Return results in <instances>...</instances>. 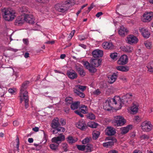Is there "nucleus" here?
<instances>
[{"instance_id":"nucleus-6","label":"nucleus","mask_w":153,"mask_h":153,"mask_svg":"<svg viewBox=\"0 0 153 153\" xmlns=\"http://www.w3.org/2000/svg\"><path fill=\"white\" fill-rule=\"evenodd\" d=\"M126 121L121 116H117L114 117V120L113 121V125L116 126H123Z\"/></svg>"},{"instance_id":"nucleus-45","label":"nucleus","mask_w":153,"mask_h":153,"mask_svg":"<svg viewBox=\"0 0 153 153\" xmlns=\"http://www.w3.org/2000/svg\"><path fill=\"white\" fill-rule=\"evenodd\" d=\"M20 11L22 12H27L28 11V8L25 6H23L20 8Z\"/></svg>"},{"instance_id":"nucleus-64","label":"nucleus","mask_w":153,"mask_h":153,"mask_svg":"<svg viewBox=\"0 0 153 153\" xmlns=\"http://www.w3.org/2000/svg\"><path fill=\"white\" fill-rule=\"evenodd\" d=\"M28 141L29 143H31L33 142V138H30L28 139Z\"/></svg>"},{"instance_id":"nucleus-15","label":"nucleus","mask_w":153,"mask_h":153,"mask_svg":"<svg viewBox=\"0 0 153 153\" xmlns=\"http://www.w3.org/2000/svg\"><path fill=\"white\" fill-rule=\"evenodd\" d=\"M116 133L115 129L111 126H108L105 130V134L108 136L114 135Z\"/></svg>"},{"instance_id":"nucleus-44","label":"nucleus","mask_w":153,"mask_h":153,"mask_svg":"<svg viewBox=\"0 0 153 153\" xmlns=\"http://www.w3.org/2000/svg\"><path fill=\"white\" fill-rule=\"evenodd\" d=\"M92 148L91 145V144H88L85 146V149H86L87 152H89L91 151Z\"/></svg>"},{"instance_id":"nucleus-7","label":"nucleus","mask_w":153,"mask_h":153,"mask_svg":"<svg viewBox=\"0 0 153 153\" xmlns=\"http://www.w3.org/2000/svg\"><path fill=\"white\" fill-rule=\"evenodd\" d=\"M141 127L143 131L149 132L152 129V125L150 121H146L142 123Z\"/></svg>"},{"instance_id":"nucleus-10","label":"nucleus","mask_w":153,"mask_h":153,"mask_svg":"<svg viewBox=\"0 0 153 153\" xmlns=\"http://www.w3.org/2000/svg\"><path fill=\"white\" fill-rule=\"evenodd\" d=\"M128 59L127 56L124 54L120 56L117 61V63L119 65H124L127 63Z\"/></svg>"},{"instance_id":"nucleus-35","label":"nucleus","mask_w":153,"mask_h":153,"mask_svg":"<svg viewBox=\"0 0 153 153\" xmlns=\"http://www.w3.org/2000/svg\"><path fill=\"white\" fill-rule=\"evenodd\" d=\"M65 102L67 105L71 104L73 102V98L70 97H66L65 99Z\"/></svg>"},{"instance_id":"nucleus-42","label":"nucleus","mask_w":153,"mask_h":153,"mask_svg":"<svg viewBox=\"0 0 153 153\" xmlns=\"http://www.w3.org/2000/svg\"><path fill=\"white\" fill-rule=\"evenodd\" d=\"M87 118L91 120H94L95 118V116L92 113H90L88 114L87 115Z\"/></svg>"},{"instance_id":"nucleus-54","label":"nucleus","mask_w":153,"mask_h":153,"mask_svg":"<svg viewBox=\"0 0 153 153\" xmlns=\"http://www.w3.org/2000/svg\"><path fill=\"white\" fill-rule=\"evenodd\" d=\"M93 93L94 94L99 95L101 93V92L100 91L99 89H97L94 91Z\"/></svg>"},{"instance_id":"nucleus-47","label":"nucleus","mask_w":153,"mask_h":153,"mask_svg":"<svg viewBox=\"0 0 153 153\" xmlns=\"http://www.w3.org/2000/svg\"><path fill=\"white\" fill-rule=\"evenodd\" d=\"M77 148L79 150L84 151L85 149V146L82 145H77L76 146Z\"/></svg>"},{"instance_id":"nucleus-36","label":"nucleus","mask_w":153,"mask_h":153,"mask_svg":"<svg viewBox=\"0 0 153 153\" xmlns=\"http://www.w3.org/2000/svg\"><path fill=\"white\" fill-rule=\"evenodd\" d=\"M100 133L99 131H94L93 132L92 138L94 140H96L99 137Z\"/></svg>"},{"instance_id":"nucleus-39","label":"nucleus","mask_w":153,"mask_h":153,"mask_svg":"<svg viewBox=\"0 0 153 153\" xmlns=\"http://www.w3.org/2000/svg\"><path fill=\"white\" fill-rule=\"evenodd\" d=\"M0 88L3 91L2 92L3 93V94L1 96V97H3L7 92V88L5 86H3L1 84H0Z\"/></svg>"},{"instance_id":"nucleus-19","label":"nucleus","mask_w":153,"mask_h":153,"mask_svg":"<svg viewBox=\"0 0 153 153\" xmlns=\"http://www.w3.org/2000/svg\"><path fill=\"white\" fill-rule=\"evenodd\" d=\"M65 139L64 136L62 134H60L59 136L57 137H53L52 139V142L53 143H55L57 144H59V141L61 142L63 141Z\"/></svg>"},{"instance_id":"nucleus-34","label":"nucleus","mask_w":153,"mask_h":153,"mask_svg":"<svg viewBox=\"0 0 153 153\" xmlns=\"http://www.w3.org/2000/svg\"><path fill=\"white\" fill-rule=\"evenodd\" d=\"M77 140V138L75 139L71 136H69L67 138V141L70 144H72L73 143H75Z\"/></svg>"},{"instance_id":"nucleus-14","label":"nucleus","mask_w":153,"mask_h":153,"mask_svg":"<svg viewBox=\"0 0 153 153\" xmlns=\"http://www.w3.org/2000/svg\"><path fill=\"white\" fill-rule=\"evenodd\" d=\"M67 75L71 79H76L78 76L77 73L73 70L68 71Z\"/></svg>"},{"instance_id":"nucleus-52","label":"nucleus","mask_w":153,"mask_h":153,"mask_svg":"<svg viewBox=\"0 0 153 153\" xmlns=\"http://www.w3.org/2000/svg\"><path fill=\"white\" fill-rule=\"evenodd\" d=\"M134 120L137 122H139L140 121V119L139 116H137L134 117Z\"/></svg>"},{"instance_id":"nucleus-38","label":"nucleus","mask_w":153,"mask_h":153,"mask_svg":"<svg viewBox=\"0 0 153 153\" xmlns=\"http://www.w3.org/2000/svg\"><path fill=\"white\" fill-rule=\"evenodd\" d=\"M110 56L112 59L116 60L118 58V53H111Z\"/></svg>"},{"instance_id":"nucleus-28","label":"nucleus","mask_w":153,"mask_h":153,"mask_svg":"<svg viewBox=\"0 0 153 153\" xmlns=\"http://www.w3.org/2000/svg\"><path fill=\"white\" fill-rule=\"evenodd\" d=\"M116 69L122 72H126L128 71L129 70L128 67L124 66H119L116 67Z\"/></svg>"},{"instance_id":"nucleus-1","label":"nucleus","mask_w":153,"mask_h":153,"mask_svg":"<svg viewBox=\"0 0 153 153\" xmlns=\"http://www.w3.org/2000/svg\"><path fill=\"white\" fill-rule=\"evenodd\" d=\"M132 96L131 94H127L123 96L122 100L119 96L108 99L104 104L103 109L109 111L114 106L117 110L120 109L122 107V104L126 103L128 101V99L131 98Z\"/></svg>"},{"instance_id":"nucleus-25","label":"nucleus","mask_w":153,"mask_h":153,"mask_svg":"<svg viewBox=\"0 0 153 153\" xmlns=\"http://www.w3.org/2000/svg\"><path fill=\"white\" fill-rule=\"evenodd\" d=\"M132 128V126L129 125L126 127H122L121 128V134H125L127 133L129 130Z\"/></svg>"},{"instance_id":"nucleus-51","label":"nucleus","mask_w":153,"mask_h":153,"mask_svg":"<svg viewBox=\"0 0 153 153\" xmlns=\"http://www.w3.org/2000/svg\"><path fill=\"white\" fill-rule=\"evenodd\" d=\"M140 137L142 139H148L149 138V136L145 134L142 135Z\"/></svg>"},{"instance_id":"nucleus-33","label":"nucleus","mask_w":153,"mask_h":153,"mask_svg":"<svg viewBox=\"0 0 153 153\" xmlns=\"http://www.w3.org/2000/svg\"><path fill=\"white\" fill-rule=\"evenodd\" d=\"M148 71L153 73V62H149L146 66Z\"/></svg>"},{"instance_id":"nucleus-4","label":"nucleus","mask_w":153,"mask_h":153,"mask_svg":"<svg viewBox=\"0 0 153 153\" xmlns=\"http://www.w3.org/2000/svg\"><path fill=\"white\" fill-rule=\"evenodd\" d=\"M3 13L4 18L5 20L10 21L13 19L15 16V11L10 8H4L3 9Z\"/></svg>"},{"instance_id":"nucleus-30","label":"nucleus","mask_w":153,"mask_h":153,"mask_svg":"<svg viewBox=\"0 0 153 153\" xmlns=\"http://www.w3.org/2000/svg\"><path fill=\"white\" fill-rule=\"evenodd\" d=\"M80 104V102L79 101H76L74 102H73L71 106V108L73 110L77 109L78 108Z\"/></svg>"},{"instance_id":"nucleus-24","label":"nucleus","mask_w":153,"mask_h":153,"mask_svg":"<svg viewBox=\"0 0 153 153\" xmlns=\"http://www.w3.org/2000/svg\"><path fill=\"white\" fill-rule=\"evenodd\" d=\"M59 125V119L58 118L53 119L52 121L51 126L53 128H57Z\"/></svg>"},{"instance_id":"nucleus-41","label":"nucleus","mask_w":153,"mask_h":153,"mask_svg":"<svg viewBox=\"0 0 153 153\" xmlns=\"http://www.w3.org/2000/svg\"><path fill=\"white\" fill-rule=\"evenodd\" d=\"M57 144V145H56L54 143L51 144L49 146L52 150H55L58 148L59 144Z\"/></svg>"},{"instance_id":"nucleus-11","label":"nucleus","mask_w":153,"mask_h":153,"mask_svg":"<svg viewBox=\"0 0 153 153\" xmlns=\"http://www.w3.org/2000/svg\"><path fill=\"white\" fill-rule=\"evenodd\" d=\"M76 126L82 130H84L87 128L85 122L82 120H80L76 124Z\"/></svg>"},{"instance_id":"nucleus-61","label":"nucleus","mask_w":153,"mask_h":153,"mask_svg":"<svg viewBox=\"0 0 153 153\" xmlns=\"http://www.w3.org/2000/svg\"><path fill=\"white\" fill-rule=\"evenodd\" d=\"M75 32V30H72L70 33L69 36H70L71 38L74 35Z\"/></svg>"},{"instance_id":"nucleus-18","label":"nucleus","mask_w":153,"mask_h":153,"mask_svg":"<svg viewBox=\"0 0 153 153\" xmlns=\"http://www.w3.org/2000/svg\"><path fill=\"white\" fill-rule=\"evenodd\" d=\"M93 56L94 58L102 57L103 55L102 51L97 49L94 50L92 52Z\"/></svg>"},{"instance_id":"nucleus-46","label":"nucleus","mask_w":153,"mask_h":153,"mask_svg":"<svg viewBox=\"0 0 153 153\" xmlns=\"http://www.w3.org/2000/svg\"><path fill=\"white\" fill-rule=\"evenodd\" d=\"M87 69L91 73H95L97 71L96 69L92 66H91Z\"/></svg>"},{"instance_id":"nucleus-16","label":"nucleus","mask_w":153,"mask_h":153,"mask_svg":"<svg viewBox=\"0 0 153 153\" xmlns=\"http://www.w3.org/2000/svg\"><path fill=\"white\" fill-rule=\"evenodd\" d=\"M127 42L129 44L136 43L138 42L137 38L133 35L129 36L127 38Z\"/></svg>"},{"instance_id":"nucleus-62","label":"nucleus","mask_w":153,"mask_h":153,"mask_svg":"<svg viewBox=\"0 0 153 153\" xmlns=\"http://www.w3.org/2000/svg\"><path fill=\"white\" fill-rule=\"evenodd\" d=\"M70 109L69 108H66L64 109V111L66 113H68L69 112Z\"/></svg>"},{"instance_id":"nucleus-58","label":"nucleus","mask_w":153,"mask_h":153,"mask_svg":"<svg viewBox=\"0 0 153 153\" xmlns=\"http://www.w3.org/2000/svg\"><path fill=\"white\" fill-rule=\"evenodd\" d=\"M79 39L80 41L83 40L85 39V37L82 36H79Z\"/></svg>"},{"instance_id":"nucleus-32","label":"nucleus","mask_w":153,"mask_h":153,"mask_svg":"<svg viewBox=\"0 0 153 153\" xmlns=\"http://www.w3.org/2000/svg\"><path fill=\"white\" fill-rule=\"evenodd\" d=\"M54 129L52 131L53 133V134H57L58 132L62 131L64 132L65 131V129L62 127H60Z\"/></svg>"},{"instance_id":"nucleus-59","label":"nucleus","mask_w":153,"mask_h":153,"mask_svg":"<svg viewBox=\"0 0 153 153\" xmlns=\"http://www.w3.org/2000/svg\"><path fill=\"white\" fill-rule=\"evenodd\" d=\"M8 92L12 94H13L15 92V91L12 88H10L9 89Z\"/></svg>"},{"instance_id":"nucleus-29","label":"nucleus","mask_w":153,"mask_h":153,"mask_svg":"<svg viewBox=\"0 0 153 153\" xmlns=\"http://www.w3.org/2000/svg\"><path fill=\"white\" fill-rule=\"evenodd\" d=\"M117 78V75L116 73H113L111 76L109 78L108 82L110 84H112L116 80Z\"/></svg>"},{"instance_id":"nucleus-9","label":"nucleus","mask_w":153,"mask_h":153,"mask_svg":"<svg viewBox=\"0 0 153 153\" xmlns=\"http://www.w3.org/2000/svg\"><path fill=\"white\" fill-rule=\"evenodd\" d=\"M75 68L81 77H83L85 76L86 74V72L83 69V67L82 65H76L75 66Z\"/></svg>"},{"instance_id":"nucleus-17","label":"nucleus","mask_w":153,"mask_h":153,"mask_svg":"<svg viewBox=\"0 0 153 153\" xmlns=\"http://www.w3.org/2000/svg\"><path fill=\"white\" fill-rule=\"evenodd\" d=\"M25 21L31 24L34 23V18L32 15L25 14L24 16Z\"/></svg>"},{"instance_id":"nucleus-26","label":"nucleus","mask_w":153,"mask_h":153,"mask_svg":"<svg viewBox=\"0 0 153 153\" xmlns=\"http://www.w3.org/2000/svg\"><path fill=\"white\" fill-rule=\"evenodd\" d=\"M122 50L126 53H130L132 52L133 48L130 45L122 47Z\"/></svg>"},{"instance_id":"nucleus-57","label":"nucleus","mask_w":153,"mask_h":153,"mask_svg":"<svg viewBox=\"0 0 153 153\" xmlns=\"http://www.w3.org/2000/svg\"><path fill=\"white\" fill-rule=\"evenodd\" d=\"M14 126H17L19 125V123L17 121H14L13 122V123Z\"/></svg>"},{"instance_id":"nucleus-40","label":"nucleus","mask_w":153,"mask_h":153,"mask_svg":"<svg viewBox=\"0 0 153 153\" xmlns=\"http://www.w3.org/2000/svg\"><path fill=\"white\" fill-rule=\"evenodd\" d=\"M91 140V137H87L82 140V143L83 144H86L89 143Z\"/></svg>"},{"instance_id":"nucleus-5","label":"nucleus","mask_w":153,"mask_h":153,"mask_svg":"<svg viewBox=\"0 0 153 153\" xmlns=\"http://www.w3.org/2000/svg\"><path fill=\"white\" fill-rule=\"evenodd\" d=\"M86 88V86L81 85H76L74 88H73V91L77 95L80 97L84 98L85 97V94L82 92H80L79 90H81L82 91H83Z\"/></svg>"},{"instance_id":"nucleus-8","label":"nucleus","mask_w":153,"mask_h":153,"mask_svg":"<svg viewBox=\"0 0 153 153\" xmlns=\"http://www.w3.org/2000/svg\"><path fill=\"white\" fill-rule=\"evenodd\" d=\"M153 17V13L149 12L145 13L143 15L142 20L144 22L150 21Z\"/></svg>"},{"instance_id":"nucleus-53","label":"nucleus","mask_w":153,"mask_h":153,"mask_svg":"<svg viewBox=\"0 0 153 153\" xmlns=\"http://www.w3.org/2000/svg\"><path fill=\"white\" fill-rule=\"evenodd\" d=\"M60 122L61 125L62 126H64L66 124L65 120L62 119H61L59 120Z\"/></svg>"},{"instance_id":"nucleus-31","label":"nucleus","mask_w":153,"mask_h":153,"mask_svg":"<svg viewBox=\"0 0 153 153\" xmlns=\"http://www.w3.org/2000/svg\"><path fill=\"white\" fill-rule=\"evenodd\" d=\"M79 110L81 111L82 113L84 114L87 113L88 111L87 107L85 105H82Z\"/></svg>"},{"instance_id":"nucleus-12","label":"nucleus","mask_w":153,"mask_h":153,"mask_svg":"<svg viewBox=\"0 0 153 153\" xmlns=\"http://www.w3.org/2000/svg\"><path fill=\"white\" fill-rule=\"evenodd\" d=\"M102 47L106 50H111L114 48V46L112 42H106L102 44Z\"/></svg>"},{"instance_id":"nucleus-20","label":"nucleus","mask_w":153,"mask_h":153,"mask_svg":"<svg viewBox=\"0 0 153 153\" xmlns=\"http://www.w3.org/2000/svg\"><path fill=\"white\" fill-rule=\"evenodd\" d=\"M140 31L144 38H148L150 35V33L148 30L145 28L140 29Z\"/></svg>"},{"instance_id":"nucleus-43","label":"nucleus","mask_w":153,"mask_h":153,"mask_svg":"<svg viewBox=\"0 0 153 153\" xmlns=\"http://www.w3.org/2000/svg\"><path fill=\"white\" fill-rule=\"evenodd\" d=\"M144 45L148 49H150L152 47L151 42L146 41L144 42Z\"/></svg>"},{"instance_id":"nucleus-22","label":"nucleus","mask_w":153,"mask_h":153,"mask_svg":"<svg viewBox=\"0 0 153 153\" xmlns=\"http://www.w3.org/2000/svg\"><path fill=\"white\" fill-rule=\"evenodd\" d=\"M138 104L133 103L132 106L130 107V113L132 114H134L137 112L138 109Z\"/></svg>"},{"instance_id":"nucleus-37","label":"nucleus","mask_w":153,"mask_h":153,"mask_svg":"<svg viewBox=\"0 0 153 153\" xmlns=\"http://www.w3.org/2000/svg\"><path fill=\"white\" fill-rule=\"evenodd\" d=\"M88 126L91 128H96L98 126V124L94 122H90L88 123Z\"/></svg>"},{"instance_id":"nucleus-21","label":"nucleus","mask_w":153,"mask_h":153,"mask_svg":"<svg viewBox=\"0 0 153 153\" xmlns=\"http://www.w3.org/2000/svg\"><path fill=\"white\" fill-rule=\"evenodd\" d=\"M25 19L23 16H19L15 21V24L16 25H21L25 22Z\"/></svg>"},{"instance_id":"nucleus-50","label":"nucleus","mask_w":153,"mask_h":153,"mask_svg":"<svg viewBox=\"0 0 153 153\" xmlns=\"http://www.w3.org/2000/svg\"><path fill=\"white\" fill-rule=\"evenodd\" d=\"M75 113L79 115L81 117H84V115L81 114L82 112L80 110H77L74 111Z\"/></svg>"},{"instance_id":"nucleus-2","label":"nucleus","mask_w":153,"mask_h":153,"mask_svg":"<svg viewBox=\"0 0 153 153\" xmlns=\"http://www.w3.org/2000/svg\"><path fill=\"white\" fill-rule=\"evenodd\" d=\"M29 83V82L28 81L24 82L22 84L20 90L19 97L20 103H22L23 101H24L26 108H27L29 106V96L27 91L25 90L27 88Z\"/></svg>"},{"instance_id":"nucleus-56","label":"nucleus","mask_w":153,"mask_h":153,"mask_svg":"<svg viewBox=\"0 0 153 153\" xmlns=\"http://www.w3.org/2000/svg\"><path fill=\"white\" fill-rule=\"evenodd\" d=\"M93 8V3L91 4L90 7H88V10H87L88 13Z\"/></svg>"},{"instance_id":"nucleus-49","label":"nucleus","mask_w":153,"mask_h":153,"mask_svg":"<svg viewBox=\"0 0 153 153\" xmlns=\"http://www.w3.org/2000/svg\"><path fill=\"white\" fill-rule=\"evenodd\" d=\"M83 64L85 68L88 69L91 66L90 63L87 61H85L83 62Z\"/></svg>"},{"instance_id":"nucleus-48","label":"nucleus","mask_w":153,"mask_h":153,"mask_svg":"<svg viewBox=\"0 0 153 153\" xmlns=\"http://www.w3.org/2000/svg\"><path fill=\"white\" fill-rule=\"evenodd\" d=\"M62 147L63 150L65 152H67L68 151V146L67 144L66 143H63L62 145Z\"/></svg>"},{"instance_id":"nucleus-27","label":"nucleus","mask_w":153,"mask_h":153,"mask_svg":"<svg viewBox=\"0 0 153 153\" xmlns=\"http://www.w3.org/2000/svg\"><path fill=\"white\" fill-rule=\"evenodd\" d=\"M127 32V30L123 26H121L120 29L119 30V34L122 36H125V33H126Z\"/></svg>"},{"instance_id":"nucleus-13","label":"nucleus","mask_w":153,"mask_h":153,"mask_svg":"<svg viewBox=\"0 0 153 153\" xmlns=\"http://www.w3.org/2000/svg\"><path fill=\"white\" fill-rule=\"evenodd\" d=\"M106 140H110V141L108 142L104 143H103V146L104 147L106 148L110 147L113 146L114 144V143L116 142L117 141V140L114 137L110 139H108V138H106Z\"/></svg>"},{"instance_id":"nucleus-63","label":"nucleus","mask_w":153,"mask_h":153,"mask_svg":"<svg viewBox=\"0 0 153 153\" xmlns=\"http://www.w3.org/2000/svg\"><path fill=\"white\" fill-rule=\"evenodd\" d=\"M108 153H118V152L116 150H112L109 151Z\"/></svg>"},{"instance_id":"nucleus-23","label":"nucleus","mask_w":153,"mask_h":153,"mask_svg":"<svg viewBox=\"0 0 153 153\" xmlns=\"http://www.w3.org/2000/svg\"><path fill=\"white\" fill-rule=\"evenodd\" d=\"M92 65L95 67H97L101 65V60L98 59H93L91 62Z\"/></svg>"},{"instance_id":"nucleus-60","label":"nucleus","mask_w":153,"mask_h":153,"mask_svg":"<svg viewBox=\"0 0 153 153\" xmlns=\"http://www.w3.org/2000/svg\"><path fill=\"white\" fill-rule=\"evenodd\" d=\"M103 14V13L102 12H98L96 14V16L97 17L99 18L100 16L102 15Z\"/></svg>"},{"instance_id":"nucleus-3","label":"nucleus","mask_w":153,"mask_h":153,"mask_svg":"<svg viewBox=\"0 0 153 153\" xmlns=\"http://www.w3.org/2000/svg\"><path fill=\"white\" fill-rule=\"evenodd\" d=\"M75 3L72 1L68 0L57 3L55 5L54 8L58 12L65 13Z\"/></svg>"},{"instance_id":"nucleus-55","label":"nucleus","mask_w":153,"mask_h":153,"mask_svg":"<svg viewBox=\"0 0 153 153\" xmlns=\"http://www.w3.org/2000/svg\"><path fill=\"white\" fill-rule=\"evenodd\" d=\"M23 43L26 45H27L28 44L29 41L27 39H23Z\"/></svg>"}]
</instances>
